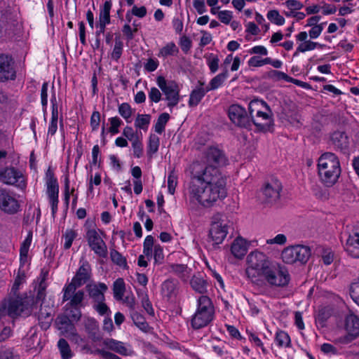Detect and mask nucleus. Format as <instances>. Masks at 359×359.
<instances>
[{"instance_id":"nucleus-18","label":"nucleus","mask_w":359,"mask_h":359,"mask_svg":"<svg viewBox=\"0 0 359 359\" xmlns=\"http://www.w3.org/2000/svg\"><path fill=\"white\" fill-rule=\"evenodd\" d=\"M15 74L13 58L8 55H0V81L13 80Z\"/></svg>"},{"instance_id":"nucleus-62","label":"nucleus","mask_w":359,"mask_h":359,"mask_svg":"<svg viewBox=\"0 0 359 359\" xmlns=\"http://www.w3.org/2000/svg\"><path fill=\"white\" fill-rule=\"evenodd\" d=\"M100 122V114L98 111H93L90 117V126L93 130H97Z\"/></svg>"},{"instance_id":"nucleus-35","label":"nucleus","mask_w":359,"mask_h":359,"mask_svg":"<svg viewBox=\"0 0 359 359\" xmlns=\"http://www.w3.org/2000/svg\"><path fill=\"white\" fill-rule=\"evenodd\" d=\"M160 139L156 135H150L149 137L148 144H147V154L149 158H152L153 155L156 154L159 147Z\"/></svg>"},{"instance_id":"nucleus-11","label":"nucleus","mask_w":359,"mask_h":359,"mask_svg":"<svg viewBox=\"0 0 359 359\" xmlns=\"http://www.w3.org/2000/svg\"><path fill=\"white\" fill-rule=\"evenodd\" d=\"M0 180L4 184L24 189L27 186L23 172L13 167L6 168L0 172Z\"/></svg>"},{"instance_id":"nucleus-19","label":"nucleus","mask_w":359,"mask_h":359,"mask_svg":"<svg viewBox=\"0 0 359 359\" xmlns=\"http://www.w3.org/2000/svg\"><path fill=\"white\" fill-rule=\"evenodd\" d=\"M345 329L347 332L345 337L346 343L359 337V318L354 314L348 315L345 320Z\"/></svg>"},{"instance_id":"nucleus-40","label":"nucleus","mask_w":359,"mask_h":359,"mask_svg":"<svg viewBox=\"0 0 359 359\" xmlns=\"http://www.w3.org/2000/svg\"><path fill=\"white\" fill-rule=\"evenodd\" d=\"M169 119H170V115L168 113L161 114L158 116V118L154 125L155 132L158 134H161L164 131L165 125L167 124Z\"/></svg>"},{"instance_id":"nucleus-46","label":"nucleus","mask_w":359,"mask_h":359,"mask_svg":"<svg viewBox=\"0 0 359 359\" xmlns=\"http://www.w3.org/2000/svg\"><path fill=\"white\" fill-rule=\"evenodd\" d=\"M267 18L277 25H283L285 23V18L279 14L277 10H271L267 13Z\"/></svg>"},{"instance_id":"nucleus-26","label":"nucleus","mask_w":359,"mask_h":359,"mask_svg":"<svg viewBox=\"0 0 359 359\" xmlns=\"http://www.w3.org/2000/svg\"><path fill=\"white\" fill-rule=\"evenodd\" d=\"M50 102L52 104V116L48 129V134L53 135L57 131L58 121V111L55 93L52 95Z\"/></svg>"},{"instance_id":"nucleus-7","label":"nucleus","mask_w":359,"mask_h":359,"mask_svg":"<svg viewBox=\"0 0 359 359\" xmlns=\"http://www.w3.org/2000/svg\"><path fill=\"white\" fill-rule=\"evenodd\" d=\"M31 302L32 300L29 298L24 299L20 297L11 298L4 302L3 312L12 318L21 315L28 316L32 312Z\"/></svg>"},{"instance_id":"nucleus-32","label":"nucleus","mask_w":359,"mask_h":359,"mask_svg":"<svg viewBox=\"0 0 359 359\" xmlns=\"http://www.w3.org/2000/svg\"><path fill=\"white\" fill-rule=\"evenodd\" d=\"M178 53V48L174 42H169L159 49L157 54L158 57L166 58L175 55Z\"/></svg>"},{"instance_id":"nucleus-41","label":"nucleus","mask_w":359,"mask_h":359,"mask_svg":"<svg viewBox=\"0 0 359 359\" xmlns=\"http://www.w3.org/2000/svg\"><path fill=\"white\" fill-rule=\"evenodd\" d=\"M57 346L62 359H70L72 357V351L65 339H60L58 341Z\"/></svg>"},{"instance_id":"nucleus-10","label":"nucleus","mask_w":359,"mask_h":359,"mask_svg":"<svg viewBox=\"0 0 359 359\" xmlns=\"http://www.w3.org/2000/svg\"><path fill=\"white\" fill-rule=\"evenodd\" d=\"M156 83L165 96L168 107L172 108L177 105L180 100L177 84L172 81H167L162 76L157 77Z\"/></svg>"},{"instance_id":"nucleus-1","label":"nucleus","mask_w":359,"mask_h":359,"mask_svg":"<svg viewBox=\"0 0 359 359\" xmlns=\"http://www.w3.org/2000/svg\"><path fill=\"white\" fill-rule=\"evenodd\" d=\"M224 178L217 167L208 166L202 173L195 175L190 187V194L203 206H209L219 197L224 189Z\"/></svg>"},{"instance_id":"nucleus-64","label":"nucleus","mask_w":359,"mask_h":359,"mask_svg":"<svg viewBox=\"0 0 359 359\" xmlns=\"http://www.w3.org/2000/svg\"><path fill=\"white\" fill-rule=\"evenodd\" d=\"M350 294L353 299L358 304L359 306V284L358 283H353L351 285L350 288Z\"/></svg>"},{"instance_id":"nucleus-28","label":"nucleus","mask_w":359,"mask_h":359,"mask_svg":"<svg viewBox=\"0 0 359 359\" xmlns=\"http://www.w3.org/2000/svg\"><path fill=\"white\" fill-rule=\"evenodd\" d=\"M333 144L341 151L348 147V136L344 132L336 131L331 136Z\"/></svg>"},{"instance_id":"nucleus-14","label":"nucleus","mask_w":359,"mask_h":359,"mask_svg":"<svg viewBox=\"0 0 359 359\" xmlns=\"http://www.w3.org/2000/svg\"><path fill=\"white\" fill-rule=\"evenodd\" d=\"M228 116L237 126L246 128L250 127V118L245 109L240 105H231L228 110Z\"/></svg>"},{"instance_id":"nucleus-49","label":"nucleus","mask_w":359,"mask_h":359,"mask_svg":"<svg viewBox=\"0 0 359 359\" xmlns=\"http://www.w3.org/2000/svg\"><path fill=\"white\" fill-rule=\"evenodd\" d=\"M207 65L209 67L210 71L215 73L218 69L219 59L217 55L210 54L206 57Z\"/></svg>"},{"instance_id":"nucleus-48","label":"nucleus","mask_w":359,"mask_h":359,"mask_svg":"<svg viewBox=\"0 0 359 359\" xmlns=\"http://www.w3.org/2000/svg\"><path fill=\"white\" fill-rule=\"evenodd\" d=\"M110 127L109 132L113 134H117L119 133V127L123 124V121L118 116L111 117L109 119Z\"/></svg>"},{"instance_id":"nucleus-5","label":"nucleus","mask_w":359,"mask_h":359,"mask_svg":"<svg viewBox=\"0 0 359 359\" xmlns=\"http://www.w3.org/2000/svg\"><path fill=\"white\" fill-rule=\"evenodd\" d=\"M213 306L210 299L201 296L198 300V307L192 317L191 325L194 329L205 327L212 320Z\"/></svg>"},{"instance_id":"nucleus-42","label":"nucleus","mask_w":359,"mask_h":359,"mask_svg":"<svg viewBox=\"0 0 359 359\" xmlns=\"http://www.w3.org/2000/svg\"><path fill=\"white\" fill-rule=\"evenodd\" d=\"M119 114L126 120L127 123L131 122V116L133 114V109L128 103L123 102L118 106Z\"/></svg>"},{"instance_id":"nucleus-4","label":"nucleus","mask_w":359,"mask_h":359,"mask_svg":"<svg viewBox=\"0 0 359 359\" xmlns=\"http://www.w3.org/2000/svg\"><path fill=\"white\" fill-rule=\"evenodd\" d=\"M282 189L281 182L277 179H271L266 182L257 193V201L264 206L271 207L280 200Z\"/></svg>"},{"instance_id":"nucleus-23","label":"nucleus","mask_w":359,"mask_h":359,"mask_svg":"<svg viewBox=\"0 0 359 359\" xmlns=\"http://www.w3.org/2000/svg\"><path fill=\"white\" fill-rule=\"evenodd\" d=\"M33 233L31 231H29L21 244L20 249V266L21 268L27 265L29 262L28 252L32 244Z\"/></svg>"},{"instance_id":"nucleus-53","label":"nucleus","mask_w":359,"mask_h":359,"mask_svg":"<svg viewBox=\"0 0 359 359\" xmlns=\"http://www.w3.org/2000/svg\"><path fill=\"white\" fill-rule=\"evenodd\" d=\"M228 235H229L230 238L239 235L237 225L230 220L226 223V236Z\"/></svg>"},{"instance_id":"nucleus-45","label":"nucleus","mask_w":359,"mask_h":359,"mask_svg":"<svg viewBox=\"0 0 359 359\" xmlns=\"http://www.w3.org/2000/svg\"><path fill=\"white\" fill-rule=\"evenodd\" d=\"M317 47V42L311 41V40L305 41L299 45L297 50L294 53V56H297L299 53H304L306 51L312 50Z\"/></svg>"},{"instance_id":"nucleus-55","label":"nucleus","mask_w":359,"mask_h":359,"mask_svg":"<svg viewBox=\"0 0 359 359\" xmlns=\"http://www.w3.org/2000/svg\"><path fill=\"white\" fill-rule=\"evenodd\" d=\"M131 146L133 151V155L135 158H140L143 155V144L142 140H135L131 143Z\"/></svg>"},{"instance_id":"nucleus-44","label":"nucleus","mask_w":359,"mask_h":359,"mask_svg":"<svg viewBox=\"0 0 359 359\" xmlns=\"http://www.w3.org/2000/svg\"><path fill=\"white\" fill-rule=\"evenodd\" d=\"M276 341L279 346L289 347L290 346V336L284 331H278L276 334Z\"/></svg>"},{"instance_id":"nucleus-12","label":"nucleus","mask_w":359,"mask_h":359,"mask_svg":"<svg viewBox=\"0 0 359 359\" xmlns=\"http://www.w3.org/2000/svg\"><path fill=\"white\" fill-rule=\"evenodd\" d=\"M263 276L270 285L276 287H285L290 280L288 271L281 267L276 269L270 266Z\"/></svg>"},{"instance_id":"nucleus-57","label":"nucleus","mask_w":359,"mask_h":359,"mask_svg":"<svg viewBox=\"0 0 359 359\" xmlns=\"http://www.w3.org/2000/svg\"><path fill=\"white\" fill-rule=\"evenodd\" d=\"M159 66V62L156 58L150 57L144 64V68L148 72H154Z\"/></svg>"},{"instance_id":"nucleus-25","label":"nucleus","mask_w":359,"mask_h":359,"mask_svg":"<svg viewBox=\"0 0 359 359\" xmlns=\"http://www.w3.org/2000/svg\"><path fill=\"white\" fill-rule=\"evenodd\" d=\"M269 111L262 110L260 111V114H257L250 117V124L252 123L256 126L258 130L262 131H266L269 128V124L267 123H264L262 121H270V116L269 114Z\"/></svg>"},{"instance_id":"nucleus-31","label":"nucleus","mask_w":359,"mask_h":359,"mask_svg":"<svg viewBox=\"0 0 359 359\" xmlns=\"http://www.w3.org/2000/svg\"><path fill=\"white\" fill-rule=\"evenodd\" d=\"M170 271L175 273L183 281L187 282L191 276V269L184 264H172L170 266Z\"/></svg>"},{"instance_id":"nucleus-52","label":"nucleus","mask_w":359,"mask_h":359,"mask_svg":"<svg viewBox=\"0 0 359 359\" xmlns=\"http://www.w3.org/2000/svg\"><path fill=\"white\" fill-rule=\"evenodd\" d=\"M123 43L120 40H116L111 57L114 60L117 61L121 56Z\"/></svg>"},{"instance_id":"nucleus-37","label":"nucleus","mask_w":359,"mask_h":359,"mask_svg":"<svg viewBox=\"0 0 359 359\" xmlns=\"http://www.w3.org/2000/svg\"><path fill=\"white\" fill-rule=\"evenodd\" d=\"M151 121V116L149 114H138L135 121V126L137 129L147 131Z\"/></svg>"},{"instance_id":"nucleus-39","label":"nucleus","mask_w":359,"mask_h":359,"mask_svg":"<svg viewBox=\"0 0 359 359\" xmlns=\"http://www.w3.org/2000/svg\"><path fill=\"white\" fill-rule=\"evenodd\" d=\"M77 236L78 233L76 230L72 229H67L62 235V239H64V248L66 250L70 248L73 241Z\"/></svg>"},{"instance_id":"nucleus-58","label":"nucleus","mask_w":359,"mask_h":359,"mask_svg":"<svg viewBox=\"0 0 359 359\" xmlns=\"http://www.w3.org/2000/svg\"><path fill=\"white\" fill-rule=\"evenodd\" d=\"M270 60L267 57L261 59L259 56H253L248 61V65L250 67H261L268 64Z\"/></svg>"},{"instance_id":"nucleus-34","label":"nucleus","mask_w":359,"mask_h":359,"mask_svg":"<svg viewBox=\"0 0 359 359\" xmlns=\"http://www.w3.org/2000/svg\"><path fill=\"white\" fill-rule=\"evenodd\" d=\"M190 284L193 290L198 293L203 294L207 291V282L201 276H193Z\"/></svg>"},{"instance_id":"nucleus-3","label":"nucleus","mask_w":359,"mask_h":359,"mask_svg":"<svg viewBox=\"0 0 359 359\" xmlns=\"http://www.w3.org/2000/svg\"><path fill=\"white\" fill-rule=\"evenodd\" d=\"M248 268L245 270L246 275L252 282L257 280V278L264 273L271 266L268 257L263 252L255 250L247 257Z\"/></svg>"},{"instance_id":"nucleus-24","label":"nucleus","mask_w":359,"mask_h":359,"mask_svg":"<svg viewBox=\"0 0 359 359\" xmlns=\"http://www.w3.org/2000/svg\"><path fill=\"white\" fill-rule=\"evenodd\" d=\"M111 8V3L110 1H106L102 7L100 8L99 23L97 25L100 33H103L104 32L106 25L110 22L109 14Z\"/></svg>"},{"instance_id":"nucleus-6","label":"nucleus","mask_w":359,"mask_h":359,"mask_svg":"<svg viewBox=\"0 0 359 359\" xmlns=\"http://www.w3.org/2000/svg\"><path fill=\"white\" fill-rule=\"evenodd\" d=\"M86 238L88 244L97 256L106 258L108 255L107 247L102 238L103 233L95 226L91 227L87 222L86 225Z\"/></svg>"},{"instance_id":"nucleus-30","label":"nucleus","mask_w":359,"mask_h":359,"mask_svg":"<svg viewBox=\"0 0 359 359\" xmlns=\"http://www.w3.org/2000/svg\"><path fill=\"white\" fill-rule=\"evenodd\" d=\"M265 109L269 112H271L268 104L262 100H253L249 103L248 110L250 116L252 117L255 114H260V111Z\"/></svg>"},{"instance_id":"nucleus-59","label":"nucleus","mask_w":359,"mask_h":359,"mask_svg":"<svg viewBox=\"0 0 359 359\" xmlns=\"http://www.w3.org/2000/svg\"><path fill=\"white\" fill-rule=\"evenodd\" d=\"M148 95L150 101L155 103H158V102H160L162 97L161 93L156 87L151 88V89L149 91Z\"/></svg>"},{"instance_id":"nucleus-17","label":"nucleus","mask_w":359,"mask_h":359,"mask_svg":"<svg viewBox=\"0 0 359 359\" xmlns=\"http://www.w3.org/2000/svg\"><path fill=\"white\" fill-rule=\"evenodd\" d=\"M210 235L215 245L222 243L224 240L223 215L217 213L212 217Z\"/></svg>"},{"instance_id":"nucleus-8","label":"nucleus","mask_w":359,"mask_h":359,"mask_svg":"<svg viewBox=\"0 0 359 359\" xmlns=\"http://www.w3.org/2000/svg\"><path fill=\"white\" fill-rule=\"evenodd\" d=\"M311 249L304 245H293L285 248L281 253V258L286 264L300 262L305 264L311 257Z\"/></svg>"},{"instance_id":"nucleus-27","label":"nucleus","mask_w":359,"mask_h":359,"mask_svg":"<svg viewBox=\"0 0 359 359\" xmlns=\"http://www.w3.org/2000/svg\"><path fill=\"white\" fill-rule=\"evenodd\" d=\"M64 294H63V300H70V305L72 307L80 308L82 306V302L84 297V292L82 290L74 291L70 292L67 297L66 294V287L63 289Z\"/></svg>"},{"instance_id":"nucleus-21","label":"nucleus","mask_w":359,"mask_h":359,"mask_svg":"<svg viewBox=\"0 0 359 359\" xmlns=\"http://www.w3.org/2000/svg\"><path fill=\"white\" fill-rule=\"evenodd\" d=\"M230 250L234 257L238 259H243L248 251L246 241L238 235L231 243Z\"/></svg>"},{"instance_id":"nucleus-60","label":"nucleus","mask_w":359,"mask_h":359,"mask_svg":"<svg viewBox=\"0 0 359 359\" xmlns=\"http://www.w3.org/2000/svg\"><path fill=\"white\" fill-rule=\"evenodd\" d=\"M48 83H43L41 90V100L43 110L46 109L48 105Z\"/></svg>"},{"instance_id":"nucleus-33","label":"nucleus","mask_w":359,"mask_h":359,"mask_svg":"<svg viewBox=\"0 0 359 359\" xmlns=\"http://www.w3.org/2000/svg\"><path fill=\"white\" fill-rule=\"evenodd\" d=\"M207 92L208 90L202 86L194 90L190 94L189 106L195 107L198 105Z\"/></svg>"},{"instance_id":"nucleus-43","label":"nucleus","mask_w":359,"mask_h":359,"mask_svg":"<svg viewBox=\"0 0 359 359\" xmlns=\"http://www.w3.org/2000/svg\"><path fill=\"white\" fill-rule=\"evenodd\" d=\"M132 319L134 323L141 330L144 332H147L149 328V325L146 322L144 318L137 312H134L131 314Z\"/></svg>"},{"instance_id":"nucleus-15","label":"nucleus","mask_w":359,"mask_h":359,"mask_svg":"<svg viewBox=\"0 0 359 359\" xmlns=\"http://www.w3.org/2000/svg\"><path fill=\"white\" fill-rule=\"evenodd\" d=\"M90 265L87 262H84L79 269L76 276L72 278V282L66 286V294L67 297L70 292L76 290L88 280L90 277Z\"/></svg>"},{"instance_id":"nucleus-22","label":"nucleus","mask_w":359,"mask_h":359,"mask_svg":"<svg viewBox=\"0 0 359 359\" xmlns=\"http://www.w3.org/2000/svg\"><path fill=\"white\" fill-rule=\"evenodd\" d=\"M104 344L108 348L121 355H130L133 353L130 346L120 341L109 339L105 341Z\"/></svg>"},{"instance_id":"nucleus-63","label":"nucleus","mask_w":359,"mask_h":359,"mask_svg":"<svg viewBox=\"0 0 359 359\" xmlns=\"http://www.w3.org/2000/svg\"><path fill=\"white\" fill-rule=\"evenodd\" d=\"M59 329L62 330L66 337H70L72 335L73 336L76 334L74 327L70 323H67L65 325V326H63V324H62V325L59 327Z\"/></svg>"},{"instance_id":"nucleus-29","label":"nucleus","mask_w":359,"mask_h":359,"mask_svg":"<svg viewBox=\"0 0 359 359\" xmlns=\"http://www.w3.org/2000/svg\"><path fill=\"white\" fill-rule=\"evenodd\" d=\"M107 290V287L104 283L93 284L88 286V291L90 297L94 298L97 302L104 301V293Z\"/></svg>"},{"instance_id":"nucleus-2","label":"nucleus","mask_w":359,"mask_h":359,"mask_svg":"<svg viewBox=\"0 0 359 359\" xmlns=\"http://www.w3.org/2000/svg\"><path fill=\"white\" fill-rule=\"evenodd\" d=\"M318 168L320 180L326 187H332L337 182L341 174V168L334 154L326 152L322 154L318 159Z\"/></svg>"},{"instance_id":"nucleus-50","label":"nucleus","mask_w":359,"mask_h":359,"mask_svg":"<svg viewBox=\"0 0 359 359\" xmlns=\"http://www.w3.org/2000/svg\"><path fill=\"white\" fill-rule=\"evenodd\" d=\"M123 135L133 143L135 140H141L138 137L137 132H135L133 128L130 126H126L123 130Z\"/></svg>"},{"instance_id":"nucleus-13","label":"nucleus","mask_w":359,"mask_h":359,"mask_svg":"<svg viewBox=\"0 0 359 359\" xmlns=\"http://www.w3.org/2000/svg\"><path fill=\"white\" fill-rule=\"evenodd\" d=\"M0 208L6 213L14 214L20 209V204L15 195L0 188Z\"/></svg>"},{"instance_id":"nucleus-51","label":"nucleus","mask_w":359,"mask_h":359,"mask_svg":"<svg viewBox=\"0 0 359 359\" xmlns=\"http://www.w3.org/2000/svg\"><path fill=\"white\" fill-rule=\"evenodd\" d=\"M111 261L120 266H125L126 265V260L118 251L111 250L110 252Z\"/></svg>"},{"instance_id":"nucleus-9","label":"nucleus","mask_w":359,"mask_h":359,"mask_svg":"<svg viewBox=\"0 0 359 359\" xmlns=\"http://www.w3.org/2000/svg\"><path fill=\"white\" fill-rule=\"evenodd\" d=\"M46 194L48 196L49 204L51 208V212L55 217L57 211V205L59 203V185L57 178L54 175V172L51 168H48L46 172Z\"/></svg>"},{"instance_id":"nucleus-20","label":"nucleus","mask_w":359,"mask_h":359,"mask_svg":"<svg viewBox=\"0 0 359 359\" xmlns=\"http://www.w3.org/2000/svg\"><path fill=\"white\" fill-rule=\"evenodd\" d=\"M344 249L353 258H359V232L353 231L349 234Z\"/></svg>"},{"instance_id":"nucleus-47","label":"nucleus","mask_w":359,"mask_h":359,"mask_svg":"<svg viewBox=\"0 0 359 359\" xmlns=\"http://www.w3.org/2000/svg\"><path fill=\"white\" fill-rule=\"evenodd\" d=\"M74 192H75V189L74 188L70 189L69 180L68 179V177H66L65 182L63 196H64V201H65V205L67 208L69 206V204L70 196H73L75 194Z\"/></svg>"},{"instance_id":"nucleus-56","label":"nucleus","mask_w":359,"mask_h":359,"mask_svg":"<svg viewBox=\"0 0 359 359\" xmlns=\"http://www.w3.org/2000/svg\"><path fill=\"white\" fill-rule=\"evenodd\" d=\"M177 184V177L173 172H171L168 176V188L169 194L172 195L174 194Z\"/></svg>"},{"instance_id":"nucleus-36","label":"nucleus","mask_w":359,"mask_h":359,"mask_svg":"<svg viewBox=\"0 0 359 359\" xmlns=\"http://www.w3.org/2000/svg\"><path fill=\"white\" fill-rule=\"evenodd\" d=\"M333 313V309L330 306H324L318 310V313L316 317V320L321 327H324L325 322L331 317Z\"/></svg>"},{"instance_id":"nucleus-61","label":"nucleus","mask_w":359,"mask_h":359,"mask_svg":"<svg viewBox=\"0 0 359 359\" xmlns=\"http://www.w3.org/2000/svg\"><path fill=\"white\" fill-rule=\"evenodd\" d=\"M193 6L200 15L205 13L207 11L205 0H194Z\"/></svg>"},{"instance_id":"nucleus-16","label":"nucleus","mask_w":359,"mask_h":359,"mask_svg":"<svg viewBox=\"0 0 359 359\" xmlns=\"http://www.w3.org/2000/svg\"><path fill=\"white\" fill-rule=\"evenodd\" d=\"M154 252V258L156 262L161 263L164 259L163 248L159 244L154 243V237L151 235L146 236L143 243V253L151 258Z\"/></svg>"},{"instance_id":"nucleus-54","label":"nucleus","mask_w":359,"mask_h":359,"mask_svg":"<svg viewBox=\"0 0 359 359\" xmlns=\"http://www.w3.org/2000/svg\"><path fill=\"white\" fill-rule=\"evenodd\" d=\"M224 79V76L220 74L214 77L210 82L209 86L206 88L208 92L211 90H215L222 86Z\"/></svg>"},{"instance_id":"nucleus-38","label":"nucleus","mask_w":359,"mask_h":359,"mask_svg":"<svg viewBox=\"0 0 359 359\" xmlns=\"http://www.w3.org/2000/svg\"><path fill=\"white\" fill-rule=\"evenodd\" d=\"M125 290V283L122 278H118L114 281L113 285V292L114 297L116 300H123Z\"/></svg>"}]
</instances>
